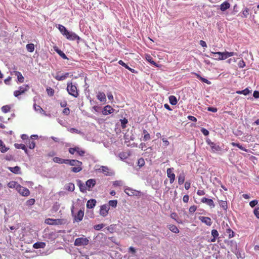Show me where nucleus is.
I'll return each mask as SVG.
<instances>
[{"mask_svg": "<svg viewBox=\"0 0 259 259\" xmlns=\"http://www.w3.org/2000/svg\"><path fill=\"white\" fill-rule=\"evenodd\" d=\"M60 204L58 202H56L53 206L52 209L54 211H57L60 208Z\"/></svg>", "mask_w": 259, "mask_h": 259, "instance_id": "603ef678", "label": "nucleus"}, {"mask_svg": "<svg viewBox=\"0 0 259 259\" xmlns=\"http://www.w3.org/2000/svg\"><path fill=\"white\" fill-rule=\"evenodd\" d=\"M169 102L171 105H176L177 104L178 101L175 96L171 95L169 97Z\"/></svg>", "mask_w": 259, "mask_h": 259, "instance_id": "72a5a7b5", "label": "nucleus"}, {"mask_svg": "<svg viewBox=\"0 0 259 259\" xmlns=\"http://www.w3.org/2000/svg\"><path fill=\"white\" fill-rule=\"evenodd\" d=\"M230 7V4L227 2H224L220 6V9L222 11H225Z\"/></svg>", "mask_w": 259, "mask_h": 259, "instance_id": "bb28decb", "label": "nucleus"}, {"mask_svg": "<svg viewBox=\"0 0 259 259\" xmlns=\"http://www.w3.org/2000/svg\"><path fill=\"white\" fill-rule=\"evenodd\" d=\"M54 50L58 54H59L63 59H68L66 55L60 50L58 49L57 47H54Z\"/></svg>", "mask_w": 259, "mask_h": 259, "instance_id": "cd10ccee", "label": "nucleus"}, {"mask_svg": "<svg viewBox=\"0 0 259 259\" xmlns=\"http://www.w3.org/2000/svg\"><path fill=\"white\" fill-rule=\"evenodd\" d=\"M199 220L203 223L205 224L208 226H210L212 224V222L210 218L206 217H200Z\"/></svg>", "mask_w": 259, "mask_h": 259, "instance_id": "6ab92c4d", "label": "nucleus"}, {"mask_svg": "<svg viewBox=\"0 0 259 259\" xmlns=\"http://www.w3.org/2000/svg\"><path fill=\"white\" fill-rule=\"evenodd\" d=\"M120 122L122 128H125L126 124L127 123V120L125 118H124L123 119H121Z\"/></svg>", "mask_w": 259, "mask_h": 259, "instance_id": "13d9d810", "label": "nucleus"}, {"mask_svg": "<svg viewBox=\"0 0 259 259\" xmlns=\"http://www.w3.org/2000/svg\"><path fill=\"white\" fill-rule=\"evenodd\" d=\"M96 204V201L95 199H92L88 201L87 203V207L88 208H93Z\"/></svg>", "mask_w": 259, "mask_h": 259, "instance_id": "5701e85b", "label": "nucleus"}, {"mask_svg": "<svg viewBox=\"0 0 259 259\" xmlns=\"http://www.w3.org/2000/svg\"><path fill=\"white\" fill-rule=\"evenodd\" d=\"M64 220L62 219H47L45 220V223L48 225H61L64 223Z\"/></svg>", "mask_w": 259, "mask_h": 259, "instance_id": "0eeeda50", "label": "nucleus"}, {"mask_svg": "<svg viewBox=\"0 0 259 259\" xmlns=\"http://www.w3.org/2000/svg\"><path fill=\"white\" fill-rule=\"evenodd\" d=\"M100 172L103 173L106 176H112L113 173L106 166H101L98 169Z\"/></svg>", "mask_w": 259, "mask_h": 259, "instance_id": "ddd939ff", "label": "nucleus"}, {"mask_svg": "<svg viewBox=\"0 0 259 259\" xmlns=\"http://www.w3.org/2000/svg\"><path fill=\"white\" fill-rule=\"evenodd\" d=\"M35 202V200L34 199H30L27 201L26 203L27 205H32L34 204Z\"/></svg>", "mask_w": 259, "mask_h": 259, "instance_id": "680f3d73", "label": "nucleus"}, {"mask_svg": "<svg viewBox=\"0 0 259 259\" xmlns=\"http://www.w3.org/2000/svg\"><path fill=\"white\" fill-rule=\"evenodd\" d=\"M109 210V207L107 204L103 205L101 206L100 210V214L103 217H106L108 213V211Z\"/></svg>", "mask_w": 259, "mask_h": 259, "instance_id": "f8f14e48", "label": "nucleus"}, {"mask_svg": "<svg viewBox=\"0 0 259 259\" xmlns=\"http://www.w3.org/2000/svg\"><path fill=\"white\" fill-rule=\"evenodd\" d=\"M66 164L74 166L71 168V171L73 172H78L82 170L81 165L82 163L81 161L75 159H66Z\"/></svg>", "mask_w": 259, "mask_h": 259, "instance_id": "f257e3e1", "label": "nucleus"}, {"mask_svg": "<svg viewBox=\"0 0 259 259\" xmlns=\"http://www.w3.org/2000/svg\"><path fill=\"white\" fill-rule=\"evenodd\" d=\"M29 89L28 85H23L19 87L18 90L14 91V95L16 97H18L19 96L22 95L25 92L27 91Z\"/></svg>", "mask_w": 259, "mask_h": 259, "instance_id": "20e7f679", "label": "nucleus"}, {"mask_svg": "<svg viewBox=\"0 0 259 259\" xmlns=\"http://www.w3.org/2000/svg\"><path fill=\"white\" fill-rule=\"evenodd\" d=\"M17 191L20 193V194L23 196H28L30 194L29 190L27 188L24 187L20 185L18 188Z\"/></svg>", "mask_w": 259, "mask_h": 259, "instance_id": "9d476101", "label": "nucleus"}, {"mask_svg": "<svg viewBox=\"0 0 259 259\" xmlns=\"http://www.w3.org/2000/svg\"><path fill=\"white\" fill-rule=\"evenodd\" d=\"M84 215V211L83 210H79L77 214L73 215L74 217V221L75 222H80L83 217Z\"/></svg>", "mask_w": 259, "mask_h": 259, "instance_id": "4468645a", "label": "nucleus"}, {"mask_svg": "<svg viewBox=\"0 0 259 259\" xmlns=\"http://www.w3.org/2000/svg\"><path fill=\"white\" fill-rule=\"evenodd\" d=\"M143 133L144 134L143 140L144 141H147L150 139V135L146 130H143Z\"/></svg>", "mask_w": 259, "mask_h": 259, "instance_id": "4c0bfd02", "label": "nucleus"}, {"mask_svg": "<svg viewBox=\"0 0 259 259\" xmlns=\"http://www.w3.org/2000/svg\"><path fill=\"white\" fill-rule=\"evenodd\" d=\"M211 235L213 238L211 239V242H214L219 236V233L217 230L213 229L211 231Z\"/></svg>", "mask_w": 259, "mask_h": 259, "instance_id": "2f4dec72", "label": "nucleus"}, {"mask_svg": "<svg viewBox=\"0 0 259 259\" xmlns=\"http://www.w3.org/2000/svg\"><path fill=\"white\" fill-rule=\"evenodd\" d=\"M77 184L81 192L85 193L88 190L86 184L82 182L80 180L77 181Z\"/></svg>", "mask_w": 259, "mask_h": 259, "instance_id": "2eb2a0df", "label": "nucleus"}, {"mask_svg": "<svg viewBox=\"0 0 259 259\" xmlns=\"http://www.w3.org/2000/svg\"><path fill=\"white\" fill-rule=\"evenodd\" d=\"M201 202L203 203H206L207 205L209 206L211 208H214L215 205L213 200L211 199L206 198L203 197L201 199Z\"/></svg>", "mask_w": 259, "mask_h": 259, "instance_id": "dca6fc26", "label": "nucleus"}, {"mask_svg": "<svg viewBox=\"0 0 259 259\" xmlns=\"http://www.w3.org/2000/svg\"><path fill=\"white\" fill-rule=\"evenodd\" d=\"M69 76V73H65V74L60 75L59 74H57L54 77L57 80L61 81L64 80L66 78H67Z\"/></svg>", "mask_w": 259, "mask_h": 259, "instance_id": "aec40b11", "label": "nucleus"}, {"mask_svg": "<svg viewBox=\"0 0 259 259\" xmlns=\"http://www.w3.org/2000/svg\"><path fill=\"white\" fill-rule=\"evenodd\" d=\"M19 186H20V184H19L17 182H14V181L10 182L8 184V186L9 188H15L17 191L18 188Z\"/></svg>", "mask_w": 259, "mask_h": 259, "instance_id": "c85d7f7f", "label": "nucleus"}, {"mask_svg": "<svg viewBox=\"0 0 259 259\" xmlns=\"http://www.w3.org/2000/svg\"><path fill=\"white\" fill-rule=\"evenodd\" d=\"M66 90L70 95L75 98H77L79 94L76 83L68 82L67 84Z\"/></svg>", "mask_w": 259, "mask_h": 259, "instance_id": "7ed1b4c3", "label": "nucleus"}, {"mask_svg": "<svg viewBox=\"0 0 259 259\" xmlns=\"http://www.w3.org/2000/svg\"><path fill=\"white\" fill-rule=\"evenodd\" d=\"M250 93V91H249L247 88L242 90V91H236V93L238 94H243L244 95H247Z\"/></svg>", "mask_w": 259, "mask_h": 259, "instance_id": "79ce46f5", "label": "nucleus"}, {"mask_svg": "<svg viewBox=\"0 0 259 259\" xmlns=\"http://www.w3.org/2000/svg\"><path fill=\"white\" fill-rule=\"evenodd\" d=\"M62 112L64 114L68 115L70 113V109L68 108H65L63 109Z\"/></svg>", "mask_w": 259, "mask_h": 259, "instance_id": "69168bd1", "label": "nucleus"}, {"mask_svg": "<svg viewBox=\"0 0 259 259\" xmlns=\"http://www.w3.org/2000/svg\"><path fill=\"white\" fill-rule=\"evenodd\" d=\"M46 91H47L48 95L49 96L52 97V96H54V90L52 88H51V87H48L47 88Z\"/></svg>", "mask_w": 259, "mask_h": 259, "instance_id": "49530a36", "label": "nucleus"}, {"mask_svg": "<svg viewBox=\"0 0 259 259\" xmlns=\"http://www.w3.org/2000/svg\"><path fill=\"white\" fill-rule=\"evenodd\" d=\"M258 203V201L257 200H252V201H251L250 202H249V205L251 207H254L256 205H257Z\"/></svg>", "mask_w": 259, "mask_h": 259, "instance_id": "052dcab7", "label": "nucleus"}, {"mask_svg": "<svg viewBox=\"0 0 259 259\" xmlns=\"http://www.w3.org/2000/svg\"><path fill=\"white\" fill-rule=\"evenodd\" d=\"M97 99L102 102H106V97L105 93L99 92L97 96Z\"/></svg>", "mask_w": 259, "mask_h": 259, "instance_id": "4be33fe9", "label": "nucleus"}, {"mask_svg": "<svg viewBox=\"0 0 259 259\" xmlns=\"http://www.w3.org/2000/svg\"><path fill=\"white\" fill-rule=\"evenodd\" d=\"M109 206H112L113 207H115L117 206V200H110L108 203Z\"/></svg>", "mask_w": 259, "mask_h": 259, "instance_id": "8fccbe9b", "label": "nucleus"}, {"mask_svg": "<svg viewBox=\"0 0 259 259\" xmlns=\"http://www.w3.org/2000/svg\"><path fill=\"white\" fill-rule=\"evenodd\" d=\"M96 181L95 179H91L88 180L85 183L88 190L89 191H90L91 188H92L93 187H94L95 186V185H96Z\"/></svg>", "mask_w": 259, "mask_h": 259, "instance_id": "f3484780", "label": "nucleus"}, {"mask_svg": "<svg viewBox=\"0 0 259 259\" xmlns=\"http://www.w3.org/2000/svg\"><path fill=\"white\" fill-rule=\"evenodd\" d=\"M26 144L27 146L31 149H34L35 146V143L31 139H28V141H26Z\"/></svg>", "mask_w": 259, "mask_h": 259, "instance_id": "7c9ffc66", "label": "nucleus"}, {"mask_svg": "<svg viewBox=\"0 0 259 259\" xmlns=\"http://www.w3.org/2000/svg\"><path fill=\"white\" fill-rule=\"evenodd\" d=\"M145 58L146 60L148 61L150 64L156 66V63L153 60L152 58L151 57L150 55H146Z\"/></svg>", "mask_w": 259, "mask_h": 259, "instance_id": "a18cd8bd", "label": "nucleus"}, {"mask_svg": "<svg viewBox=\"0 0 259 259\" xmlns=\"http://www.w3.org/2000/svg\"><path fill=\"white\" fill-rule=\"evenodd\" d=\"M169 229L175 233H178L179 232V230L177 228V227L175 225H170L168 227Z\"/></svg>", "mask_w": 259, "mask_h": 259, "instance_id": "58836bf2", "label": "nucleus"}, {"mask_svg": "<svg viewBox=\"0 0 259 259\" xmlns=\"http://www.w3.org/2000/svg\"><path fill=\"white\" fill-rule=\"evenodd\" d=\"M45 246L46 243L43 242H37L35 243L33 245V248L35 249L44 248Z\"/></svg>", "mask_w": 259, "mask_h": 259, "instance_id": "393cba45", "label": "nucleus"}, {"mask_svg": "<svg viewBox=\"0 0 259 259\" xmlns=\"http://www.w3.org/2000/svg\"><path fill=\"white\" fill-rule=\"evenodd\" d=\"M16 75L17 76L18 80L19 82L22 83L24 81V78L22 75L21 73L19 71H16L15 73Z\"/></svg>", "mask_w": 259, "mask_h": 259, "instance_id": "e433bc0d", "label": "nucleus"}, {"mask_svg": "<svg viewBox=\"0 0 259 259\" xmlns=\"http://www.w3.org/2000/svg\"><path fill=\"white\" fill-rule=\"evenodd\" d=\"M145 164V161L144 160L143 158H140L138 161V165L140 166V167H142V166H143Z\"/></svg>", "mask_w": 259, "mask_h": 259, "instance_id": "4d7b16f0", "label": "nucleus"}, {"mask_svg": "<svg viewBox=\"0 0 259 259\" xmlns=\"http://www.w3.org/2000/svg\"><path fill=\"white\" fill-rule=\"evenodd\" d=\"M190 186H191V183L190 182L187 181L185 182V188L186 190H189L190 188Z\"/></svg>", "mask_w": 259, "mask_h": 259, "instance_id": "338daca9", "label": "nucleus"}, {"mask_svg": "<svg viewBox=\"0 0 259 259\" xmlns=\"http://www.w3.org/2000/svg\"><path fill=\"white\" fill-rule=\"evenodd\" d=\"M33 108L35 111L43 114L45 116L48 115L46 113L45 111L42 109V108L40 107V106H39V105H36V104H34Z\"/></svg>", "mask_w": 259, "mask_h": 259, "instance_id": "b1692460", "label": "nucleus"}, {"mask_svg": "<svg viewBox=\"0 0 259 259\" xmlns=\"http://www.w3.org/2000/svg\"><path fill=\"white\" fill-rule=\"evenodd\" d=\"M76 152L77 153V154H78L80 156H83L84 153H85V151L81 149V148H80L79 147H76Z\"/></svg>", "mask_w": 259, "mask_h": 259, "instance_id": "09e8293b", "label": "nucleus"}, {"mask_svg": "<svg viewBox=\"0 0 259 259\" xmlns=\"http://www.w3.org/2000/svg\"><path fill=\"white\" fill-rule=\"evenodd\" d=\"M206 143L210 146L212 152L217 153L222 150V148L219 145L211 142L209 139L206 140Z\"/></svg>", "mask_w": 259, "mask_h": 259, "instance_id": "39448f33", "label": "nucleus"}, {"mask_svg": "<svg viewBox=\"0 0 259 259\" xmlns=\"http://www.w3.org/2000/svg\"><path fill=\"white\" fill-rule=\"evenodd\" d=\"M104 227V225L102 224H98V225H95L94 226V228L96 230H100L101 229H102L103 227Z\"/></svg>", "mask_w": 259, "mask_h": 259, "instance_id": "5fc2aeb1", "label": "nucleus"}, {"mask_svg": "<svg viewBox=\"0 0 259 259\" xmlns=\"http://www.w3.org/2000/svg\"><path fill=\"white\" fill-rule=\"evenodd\" d=\"M197 76V78H199L201 80H202L203 82H205V83H206L208 84H209L210 83V82L209 81H208L207 79L204 78H203L202 77H201L198 74H196Z\"/></svg>", "mask_w": 259, "mask_h": 259, "instance_id": "864d4df0", "label": "nucleus"}, {"mask_svg": "<svg viewBox=\"0 0 259 259\" xmlns=\"http://www.w3.org/2000/svg\"><path fill=\"white\" fill-rule=\"evenodd\" d=\"M211 53L213 55L214 57H217V55H220L219 57L215 58V59L218 60H224L228 58L233 56L234 55H237V53L234 52H211Z\"/></svg>", "mask_w": 259, "mask_h": 259, "instance_id": "f03ea898", "label": "nucleus"}, {"mask_svg": "<svg viewBox=\"0 0 259 259\" xmlns=\"http://www.w3.org/2000/svg\"><path fill=\"white\" fill-rule=\"evenodd\" d=\"M124 192L128 196H140L141 192L131 188H126L124 189Z\"/></svg>", "mask_w": 259, "mask_h": 259, "instance_id": "6e6552de", "label": "nucleus"}, {"mask_svg": "<svg viewBox=\"0 0 259 259\" xmlns=\"http://www.w3.org/2000/svg\"><path fill=\"white\" fill-rule=\"evenodd\" d=\"M196 209H197V207L195 205L191 206L189 208V211L191 213L194 212L196 210Z\"/></svg>", "mask_w": 259, "mask_h": 259, "instance_id": "0e129e2a", "label": "nucleus"}, {"mask_svg": "<svg viewBox=\"0 0 259 259\" xmlns=\"http://www.w3.org/2000/svg\"><path fill=\"white\" fill-rule=\"evenodd\" d=\"M185 174L182 172L178 176V183L180 185H182L185 181Z\"/></svg>", "mask_w": 259, "mask_h": 259, "instance_id": "a878e982", "label": "nucleus"}, {"mask_svg": "<svg viewBox=\"0 0 259 259\" xmlns=\"http://www.w3.org/2000/svg\"><path fill=\"white\" fill-rule=\"evenodd\" d=\"M70 133L80 134V132L75 128H70L68 130Z\"/></svg>", "mask_w": 259, "mask_h": 259, "instance_id": "bf43d9fd", "label": "nucleus"}, {"mask_svg": "<svg viewBox=\"0 0 259 259\" xmlns=\"http://www.w3.org/2000/svg\"><path fill=\"white\" fill-rule=\"evenodd\" d=\"M15 147L17 149H21L25 151L26 153H27V149L26 146L23 144H15Z\"/></svg>", "mask_w": 259, "mask_h": 259, "instance_id": "f704fd0d", "label": "nucleus"}, {"mask_svg": "<svg viewBox=\"0 0 259 259\" xmlns=\"http://www.w3.org/2000/svg\"><path fill=\"white\" fill-rule=\"evenodd\" d=\"M254 215L259 219V207H255L253 210Z\"/></svg>", "mask_w": 259, "mask_h": 259, "instance_id": "6e6d98bb", "label": "nucleus"}, {"mask_svg": "<svg viewBox=\"0 0 259 259\" xmlns=\"http://www.w3.org/2000/svg\"><path fill=\"white\" fill-rule=\"evenodd\" d=\"M174 168H168L166 170L167 177L169 179L170 184H172L175 180V174L173 172Z\"/></svg>", "mask_w": 259, "mask_h": 259, "instance_id": "1a4fd4ad", "label": "nucleus"}, {"mask_svg": "<svg viewBox=\"0 0 259 259\" xmlns=\"http://www.w3.org/2000/svg\"><path fill=\"white\" fill-rule=\"evenodd\" d=\"M114 109L110 105H107L104 107L102 113L104 115H107L112 113Z\"/></svg>", "mask_w": 259, "mask_h": 259, "instance_id": "a211bd4d", "label": "nucleus"}, {"mask_svg": "<svg viewBox=\"0 0 259 259\" xmlns=\"http://www.w3.org/2000/svg\"><path fill=\"white\" fill-rule=\"evenodd\" d=\"M89 240L86 237L77 238L75 240L74 245L79 246L87 245L89 244Z\"/></svg>", "mask_w": 259, "mask_h": 259, "instance_id": "423d86ee", "label": "nucleus"}, {"mask_svg": "<svg viewBox=\"0 0 259 259\" xmlns=\"http://www.w3.org/2000/svg\"><path fill=\"white\" fill-rule=\"evenodd\" d=\"M58 29L61 32V33L63 35H65L66 33L67 32L68 30L66 29V28L63 25L59 24L58 27Z\"/></svg>", "mask_w": 259, "mask_h": 259, "instance_id": "473e14b6", "label": "nucleus"}, {"mask_svg": "<svg viewBox=\"0 0 259 259\" xmlns=\"http://www.w3.org/2000/svg\"><path fill=\"white\" fill-rule=\"evenodd\" d=\"M2 111L4 112V113H7L8 112L10 111V107L8 105H5V106H3L2 107Z\"/></svg>", "mask_w": 259, "mask_h": 259, "instance_id": "3c124183", "label": "nucleus"}, {"mask_svg": "<svg viewBox=\"0 0 259 259\" xmlns=\"http://www.w3.org/2000/svg\"><path fill=\"white\" fill-rule=\"evenodd\" d=\"M238 66L240 68H243L245 66V63L243 60H240L238 64Z\"/></svg>", "mask_w": 259, "mask_h": 259, "instance_id": "e2e57ef3", "label": "nucleus"}, {"mask_svg": "<svg viewBox=\"0 0 259 259\" xmlns=\"http://www.w3.org/2000/svg\"><path fill=\"white\" fill-rule=\"evenodd\" d=\"M53 160L54 162L58 163L59 164L65 163L66 164V159H62L58 157H55L53 158Z\"/></svg>", "mask_w": 259, "mask_h": 259, "instance_id": "c756f323", "label": "nucleus"}, {"mask_svg": "<svg viewBox=\"0 0 259 259\" xmlns=\"http://www.w3.org/2000/svg\"><path fill=\"white\" fill-rule=\"evenodd\" d=\"M249 15V9L245 8L241 13L240 16L242 17L246 18Z\"/></svg>", "mask_w": 259, "mask_h": 259, "instance_id": "a19ab883", "label": "nucleus"}, {"mask_svg": "<svg viewBox=\"0 0 259 259\" xmlns=\"http://www.w3.org/2000/svg\"><path fill=\"white\" fill-rule=\"evenodd\" d=\"M65 36L68 39H69L71 40H74L76 39H77V40L80 39V37L77 34H76L75 33L71 32V31H68Z\"/></svg>", "mask_w": 259, "mask_h": 259, "instance_id": "9b49d317", "label": "nucleus"}, {"mask_svg": "<svg viewBox=\"0 0 259 259\" xmlns=\"http://www.w3.org/2000/svg\"><path fill=\"white\" fill-rule=\"evenodd\" d=\"M27 50L29 52H33L34 50V45L33 44H28L26 46Z\"/></svg>", "mask_w": 259, "mask_h": 259, "instance_id": "37998d69", "label": "nucleus"}, {"mask_svg": "<svg viewBox=\"0 0 259 259\" xmlns=\"http://www.w3.org/2000/svg\"><path fill=\"white\" fill-rule=\"evenodd\" d=\"M231 145L232 146H233L237 147L240 149H241V150H243L244 151L247 152V151H248V150L247 149H246L245 148L243 147L242 145H241L239 143H235V142H232L231 143Z\"/></svg>", "mask_w": 259, "mask_h": 259, "instance_id": "ea45409f", "label": "nucleus"}, {"mask_svg": "<svg viewBox=\"0 0 259 259\" xmlns=\"http://www.w3.org/2000/svg\"><path fill=\"white\" fill-rule=\"evenodd\" d=\"M253 96L256 99L258 98H259V92L257 91H254Z\"/></svg>", "mask_w": 259, "mask_h": 259, "instance_id": "774afa93", "label": "nucleus"}, {"mask_svg": "<svg viewBox=\"0 0 259 259\" xmlns=\"http://www.w3.org/2000/svg\"><path fill=\"white\" fill-rule=\"evenodd\" d=\"M9 148H7L4 142L0 140V151L3 152H6L8 150Z\"/></svg>", "mask_w": 259, "mask_h": 259, "instance_id": "c9c22d12", "label": "nucleus"}, {"mask_svg": "<svg viewBox=\"0 0 259 259\" xmlns=\"http://www.w3.org/2000/svg\"><path fill=\"white\" fill-rule=\"evenodd\" d=\"M220 205L221 207L223 208L224 210H227L228 206H227V202L225 201H220Z\"/></svg>", "mask_w": 259, "mask_h": 259, "instance_id": "de8ad7c7", "label": "nucleus"}, {"mask_svg": "<svg viewBox=\"0 0 259 259\" xmlns=\"http://www.w3.org/2000/svg\"><path fill=\"white\" fill-rule=\"evenodd\" d=\"M8 169L12 172L15 174H21V168L18 166H16L15 167H8Z\"/></svg>", "mask_w": 259, "mask_h": 259, "instance_id": "412c9836", "label": "nucleus"}, {"mask_svg": "<svg viewBox=\"0 0 259 259\" xmlns=\"http://www.w3.org/2000/svg\"><path fill=\"white\" fill-rule=\"evenodd\" d=\"M75 186L73 183H69L66 186V189L69 191L73 192L74 190Z\"/></svg>", "mask_w": 259, "mask_h": 259, "instance_id": "c03bdc74", "label": "nucleus"}]
</instances>
